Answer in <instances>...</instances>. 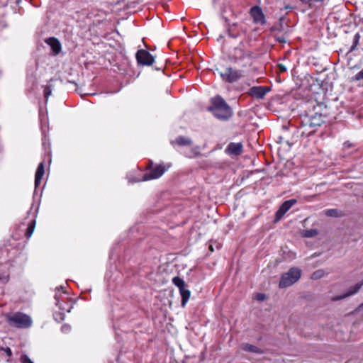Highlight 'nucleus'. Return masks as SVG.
I'll list each match as a JSON object with an SVG mask.
<instances>
[{
  "instance_id": "0eeeda50",
  "label": "nucleus",
  "mask_w": 363,
  "mask_h": 363,
  "mask_svg": "<svg viewBox=\"0 0 363 363\" xmlns=\"http://www.w3.org/2000/svg\"><path fill=\"white\" fill-rule=\"evenodd\" d=\"M165 167L162 164H158L153 167L149 172L144 174L143 181H148L160 178L166 171Z\"/></svg>"
},
{
  "instance_id": "f257e3e1",
  "label": "nucleus",
  "mask_w": 363,
  "mask_h": 363,
  "mask_svg": "<svg viewBox=\"0 0 363 363\" xmlns=\"http://www.w3.org/2000/svg\"><path fill=\"white\" fill-rule=\"evenodd\" d=\"M119 39L115 38V62L118 69L125 71L129 66V59L126 55L123 36L120 32L115 30Z\"/></svg>"
},
{
  "instance_id": "72a5a7b5",
  "label": "nucleus",
  "mask_w": 363,
  "mask_h": 363,
  "mask_svg": "<svg viewBox=\"0 0 363 363\" xmlns=\"http://www.w3.org/2000/svg\"><path fill=\"white\" fill-rule=\"evenodd\" d=\"M153 168V162L152 160H149L148 164L146 167L147 169L151 170Z\"/></svg>"
},
{
  "instance_id": "58836bf2",
  "label": "nucleus",
  "mask_w": 363,
  "mask_h": 363,
  "mask_svg": "<svg viewBox=\"0 0 363 363\" xmlns=\"http://www.w3.org/2000/svg\"><path fill=\"white\" fill-rule=\"evenodd\" d=\"M362 307H363V303H362V304L359 306V308H362Z\"/></svg>"
},
{
  "instance_id": "a211bd4d",
  "label": "nucleus",
  "mask_w": 363,
  "mask_h": 363,
  "mask_svg": "<svg viewBox=\"0 0 363 363\" xmlns=\"http://www.w3.org/2000/svg\"><path fill=\"white\" fill-rule=\"evenodd\" d=\"M44 162H42L38 164V167L37 168L35 176V186L37 188L42 180L43 176L44 175Z\"/></svg>"
},
{
  "instance_id": "dca6fc26",
  "label": "nucleus",
  "mask_w": 363,
  "mask_h": 363,
  "mask_svg": "<svg viewBox=\"0 0 363 363\" xmlns=\"http://www.w3.org/2000/svg\"><path fill=\"white\" fill-rule=\"evenodd\" d=\"M228 152L233 155H240L242 152V145L240 143H230L227 147Z\"/></svg>"
},
{
  "instance_id": "b1692460",
  "label": "nucleus",
  "mask_w": 363,
  "mask_h": 363,
  "mask_svg": "<svg viewBox=\"0 0 363 363\" xmlns=\"http://www.w3.org/2000/svg\"><path fill=\"white\" fill-rule=\"evenodd\" d=\"M359 39H360V35L359 33H357L354 36L352 45L351 46V48L349 50V52H353L356 49L357 45L359 44Z\"/></svg>"
},
{
  "instance_id": "7ed1b4c3",
  "label": "nucleus",
  "mask_w": 363,
  "mask_h": 363,
  "mask_svg": "<svg viewBox=\"0 0 363 363\" xmlns=\"http://www.w3.org/2000/svg\"><path fill=\"white\" fill-rule=\"evenodd\" d=\"M301 276V270L297 267L291 268L286 273L282 274L280 281V288H286L295 284Z\"/></svg>"
},
{
  "instance_id": "5701e85b",
  "label": "nucleus",
  "mask_w": 363,
  "mask_h": 363,
  "mask_svg": "<svg viewBox=\"0 0 363 363\" xmlns=\"http://www.w3.org/2000/svg\"><path fill=\"white\" fill-rule=\"evenodd\" d=\"M318 233L315 229L306 230L302 232V235L305 238H313Z\"/></svg>"
},
{
  "instance_id": "e433bc0d",
  "label": "nucleus",
  "mask_w": 363,
  "mask_h": 363,
  "mask_svg": "<svg viewBox=\"0 0 363 363\" xmlns=\"http://www.w3.org/2000/svg\"><path fill=\"white\" fill-rule=\"evenodd\" d=\"M345 147H350V144H348L347 143H345Z\"/></svg>"
},
{
  "instance_id": "20e7f679",
  "label": "nucleus",
  "mask_w": 363,
  "mask_h": 363,
  "mask_svg": "<svg viewBox=\"0 0 363 363\" xmlns=\"http://www.w3.org/2000/svg\"><path fill=\"white\" fill-rule=\"evenodd\" d=\"M8 322L11 325L18 328H28L32 325L31 318L23 313L17 312L8 317Z\"/></svg>"
},
{
  "instance_id": "423d86ee",
  "label": "nucleus",
  "mask_w": 363,
  "mask_h": 363,
  "mask_svg": "<svg viewBox=\"0 0 363 363\" xmlns=\"http://www.w3.org/2000/svg\"><path fill=\"white\" fill-rule=\"evenodd\" d=\"M220 75L224 81L233 83L243 77V72L241 70H235L231 67H228L224 72H220Z\"/></svg>"
},
{
  "instance_id": "473e14b6",
  "label": "nucleus",
  "mask_w": 363,
  "mask_h": 363,
  "mask_svg": "<svg viewBox=\"0 0 363 363\" xmlns=\"http://www.w3.org/2000/svg\"><path fill=\"white\" fill-rule=\"evenodd\" d=\"M277 40L281 43H285L286 42L284 36H279L277 38Z\"/></svg>"
},
{
  "instance_id": "f03ea898",
  "label": "nucleus",
  "mask_w": 363,
  "mask_h": 363,
  "mask_svg": "<svg viewBox=\"0 0 363 363\" xmlns=\"http://www.w3.org/2000/svg\"><path fill=\"white\" fill-rule=\"evenodd\" d=\"M209 110L220 120L226 121L233 115L232 108L220 96H217L212 99V106Z\"/></svg>"
},
{
  "instance_id": "f3484780",
  "label": "nucleus",
  "mask_w": 363,
  "mask_h": 363,
  "mask_svg": "<svg viewBox=\"0 0 363 363\" xmlns=\"http://www.w3.org/2000/svg\"><path fill=\"white\" fill-rule=\"evenodd\" d=\"M45 43L50 46L52 50L55 55H57L61 51V44L60 41L55 38H49L45 40Z\"/></svg>"
},
{
  "instance_id": "cd10ccee",
  "label": "nucleus",
  "mask_w": 363,
  "mask_h": 363,
  "mask_svg": "<svg viewBox=\"0 0 363 363\" xmlns=\"http://www.w3.org/2000/svg\"><path fill=\"white\" fill-rule=\"evenodd\" d=\"M21 362L22 363H33V361L26 354L21 356Z\"/></svg>"
},
{
  "instance_id": "2f4dec72",
  "label": "nucleus",
  "mask_w": 363,
  "mask_h": 363,
  "mask_svg": "<svg viewBox=\"0 0 363 363\" xmlns=\"http://www.w3.org/2000/svg\"><path fill=\"white\" fill-rule=\"evenodd\" d=\"M277 67H278L279 72H285L286 71V67H285V65H284L282 64H279L277 65Z\"/></svg>"
},
{
  "instance_id": "aec40b11",
  "label": "nucleus",
  "mask_w": 363,
  "mask_h": 363,
  "mask_svg": "<svg viewBox=\"0 0 363 363\" xmlns=\"http://www.w3.org/2000/svg\"><path fill=\"white\" fill-rule=\"evenodd\" d=\"M62 306H65L67 310H61L62 311L58 312V313L56 312L54 314L55 319L58 322L62 321L65 319V314L64 311L70 312V309H71V307L69 306V305L67 303H62Z\"/></svg>"
},
{
  "instance_id": "412c9836",
  "label": "nucleus",
  "mask_w": 363,
  "mask_h": 363,
  "mask_svg": "<svg viewBox=\"0 0 363 363\" xmlns=\"http://www.w3.org/2000/svg\"><path fill=\"white\" fill-rule=\"evenodd\" d=\"M35 226V220H33L30 221L29 225L28 226L26 232V236L27 238H30L34 231V228Z\"/></svg>"
},
{
  "instance_id": "1a4fd4ad",
  "label": "nucleus",
  "mask_w": 363,
  "mask_h": 363,
  "mask_svg": "<svg viewBox=\"0 0 363 363\" xmlns=\"http://www.w3.org/2000/svg\"><path fill=\"white\" fill-rule=\"evenodd\" d=\"M296 199H290V200H287L286 201H284L281 205V206L279 207V208L278 209V211H277L276 213V215H275V219H274V222H277L279 220H280L282 217L284 216V215L296 203Z\"/></svg>"
},
{
  "instance_id": "a878e982",
  "label": "nucleus",
  "mask_w": 363,
  "mask_h": 363,
  "mask_svg": "<svg viewBox=\"0 0 363 363\" xmlns=\"http://www.w3.org/2000/svg\"><path fill=\"white\" fill-rule=\"evenodd\" d=\"M43 93H44V97L45 99V101H47L49 96L52 94V89H51L50 86H45Z\"/></svg>"
},
{
  "instance_id": "6ab92c4d",
  "label": "nucleus",
  "mask_w": 363,
  "mask_h": 363,
  "mask_svg": "<svg viewBox=\"0 0 363 363\" xmlns=\"http://www.w3.org/2000/svg\"><path fill=\"white\" fill-rule=\"evenodd\" d=\"M241 349L244 351L255 353V354H263L264 350L259 348L258 347L249 344V343H242L240 346Z\"/></svg>"
},
{
  "instance_id": "4be33fe9",
  "label": "nucleus",
  "mask_w": 363,
  "mask_h": 363,
  "mask_svg": "<svg viewBox=\"0 0 363 363\" xmlns=\"http://www.w3.org/2000/svg\"><path fill=\"white\" fill-rule=\"evenodd\" d=\"M325 214L328 217H340L342 216V213H340L337 209H328L325 211Z\"/></svg>"
},
{
  "instance_id": "393cba45",
  "label": "nucleus",
  "mask_w": 363,
  "mask_h": 363,
  "mask_svg": "<svg viewBox=\"0 0 363 363\" xmlns=\"http://www.w3.org/2000/svg\"><path fill=\"white\" fill-rule=\"evenodd\" d=\"M325 273L323 269H318L312 274L311 279H319L325 276Z\"/></svg>"
},
{
  "instance_id": "9b49d317",
  "label": "nucleus",
  "mask_w": 363,
  "mask_h": 363,
  "mask_svg": "<svg viewBox=\"0 0 363 363\" xmlns=\"http://www.w3.org/2000/svg\"><path fill=\"white\" fill-rule=\"evenodd\" d=\"M325 116L321 113H315L311 116L304 126L316 128L320 126L325 122Z\"/></svg>"
},
{
  "instance_id": "39448f33",
  "label": "nucleus",
  "mask_w": 363,
  "mask_h": 363,
  "mask_svg": "<svg viewBox=\"0 0 363 363\" xmlns=\"http://www.w3.org/2000/svg\"><path fill=\"white\" fill-rule=\"evenodd\" d=\"M172 283L179 288L180 295L182 296V307L184 308L187 301H189L191 292L186 289L184 281L179 277H175L172 279Z\"/></svg>"
},
{
  "instance_id": "c9c22d12",
  "label": "nucleus",
  "mask_w": 363,
  "mask_h": 363,
  "mask_svg": "<svg viewBox=\"0 0 363 363\" xmlns=\"http://www.w3.org/2000/svg\"><path fill=\"white\" fill-rule=\"evenodd\" d=\"M209 250H210L211 252H213V246H212L211 245L209 246Z\"/></svg>"
},
{
  "instance_id": "4468645a",
  "label": "nucleus",
  "mask_w": 363,
  "mask_h": 363,
  "mask_svg": "<svg viewBox=\"0 0 363 363\" xmlns=\"http://www.w3.org/2000/svg\"><path fill=\"white\" fill-rule=\"evenodd\" d=\"M56 293L55 294V299L56 301V306H58L60 310H67L65 306H62V303H65L62 298V294H65V287L63 286H60L56 287Z\"/></svg>"
},
{
  "instance_id": "4c0bfd02",
  "label": "nucleus",
  "mask_w": 363,
  "mask_h": 363,
  "mask_svg": "<svg viewBox=\"0 0 363 363\" xmlns=\"http://www.w3.org/2000/svg\"><path fill=\"white\" fill-rule=\"evenodd\" d=\"M229 35H230V36H231L232 38H234L236 37L235 35H232L230 33Z\"/></svg>"
},
{
  "instance_id": "c756f323",
  "label": "nucleus",
  "mask_w": 363,
  "mask_h": 363,
  "mask_svg": "<svg viewBox=\"0 0 363 363\" xmlns=\"http://www.w3.org/2000/svg\"><path fill=\"white\" fill-rule=\"evenodd\" d=\"M61 330L63 333H67L71 330V327L68 324H65L62 326Z\"/></svg>"
},
{
  "instance_id": "9d476101",
  "label": "nucleus",
  "mask_w": 363,
  "mask_h": 363,
  "mask_svg": "<svg viewBox=\"0 0 363 363\" xmlns=\"http://www.w3.org/2000/svg\"><path fill=\"white\" fill-rule=\"evenodd\" d=\"M363 286V281L357 283L354 286L350 287L346 293H345L342 295L337 296L332 298V301H337L339 300L344 299L347 297L353 296L359 292V291L361 289L362 286Z\"/></svg>"
},
{
  "instance_id": "c85d7f7f",
  "label": "nucleus",
  "mask_w": 363,
  "mask_h": 363,
  "mask_svg": "<svg viewBox=\"0 0 363 363\" xmlns=\"http://www.w3.org/2000/svg\"><path fill=\"white\" fill-rule=\"evenodd\" d=\"M1 350L4 351L7 357H11L12 356V351L9 347H1Z\"/></svg>"
},
{
  "instance_id": "6e6552de",
  "label": "nucleus",
  "mask_w": 363,
  "mask_h": 363,
  "mask_svg": "<svg viewBox=\"0 0 363 363\" xmlns=\"http://www.w3.org/2000/svg\"><path fill=\"white\" fill-rule=\"evenodd\" d=\"M135 57L139 65L149 66L154 62L153 56L149 52L143 49L138 50Z\"/></svg>"
},
{
  "instance_id": "ddd939ff",
  "label": "nucleus",
  "mask_w": 363,
  "mask_h": 363,
  "mask_svg": "<svg viewBox=\"0 0 363 363\" xmlns=\"http://www.w3.org/2000/svg\"><path fill=\"white\" fill-rule=\"evenodd\" d=\"M269 90L267 86H253L250 89L249 94L257 99H262Z\"/></svg>"
},
{
  "instance_id": "f8f14e48",
  "label": "nucleus",
  "mask_w": 363,
  "mask_h": 363,
  "mask_svg": "<svg viewBox=\"0 0 363 363\" xmlns=\"http://www.w3.org/2000/svg\"><path fill=\"white\" fill-rule=\"evenodd\" d=\"M250 14L255 23L264 25L266 23L265 16L260 7L255 6L250 9Z\"/></svg>"
},
{
  "instance_id": "7c9ffc66",
  "label": "nucleus",
  "mask_w": 363,
  "mask_h": 363,
  "mask_svg": "<svg viewBox=\"0 0 363 363\" xmlns=\"http://www.w3.org/2000/svg\"><path fill=\"white\" fill-rule=\"evenodd\" d=\"M255 298L258 301H262L266 299V296L264 294L259 293L256 294Z\"/></svg>"
},
{
  "instance_id": "2eb2a0df",
  "label": "nucleus",
  "mask_w": 363,
  "mask_h": 363,
  "mask_svg": "<svg viewBox=\"0 0 363 363\" xmlns=\"http://www.w3.org/2000/svg\"><path fill=\"white\" fill-rule=\"evenodd\" d=\"M171 144L172 145H177L180 147H189L193 145V141L190 138L179 135L174 140L171 141Z\"/></svg>"
},
{
  "instance_id": "bb28decb",
  "label": "nucleus",
  "mask_w": 363,
  "mask_h": 363,
  "mask_svg": "<svg viewBox=\"0 0 363 363\" xmlns=\"http://www.w3.org/2000/svg\"><path fill=\"white\" fill-rule=\"evenodd\" d=\"M363 79V69L359 71L357 74L352 77L353 81H359Z\"/></svg>"
},
{
  "instance_id": "f704fd0d",
  "label": "nucleus",
  "mask_w": 363,
  "mask_h": 363,
  "mask_svg": "<svg viewBox=\"0 0 363 363\" xmlns=\"http://www.w3.org/2000/svg\"><path fill=\"white\" fill-rule=\"evenodd\" d=\"M315 130L310 131L308 133H307V136H309L311 134L314 133Z\"/></svg>"
}]
</instances>
